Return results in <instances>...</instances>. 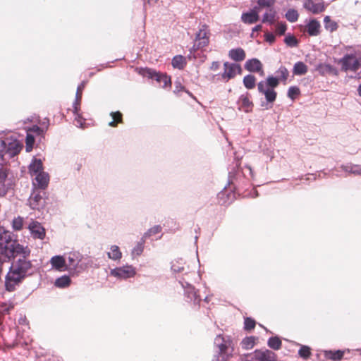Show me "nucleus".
I'll return each mask as SVG.
<instances>
[{"mask_svg":"<svg viewBox=\"0 0 361 361\" xmlns=\"http://www.w3.org/2000/svg\"><path fill=\"white\" fill-rule=\"evenodd\" d=\"M276 32L279 35H283L286 30V25L285 23H279L276 25Z\"/></svg>","mask_w":361,"mask_h":361,"instance_id":"nucleus-51","label":"nucleus"},{"mask_svg":"<svg viewBox=\"0 0 361 361\" xmlns=\"http://www.w3.org/2000/svg\"><path fill=\"white\" fill-rule=\"evenodd\" d=\"M300 94V89L296 86H291L288 90L287 95L291 99H294Z\"/></svg>","mask_w":361,"mask_h":361,"instance_id":"nucleus-43","label":"nucleus"},{"mask_svg":"<svg viewBox=\"0 0 361 361\" xmlns=\"http://www.w3.org/2000/svg\"><path fill=\"white\" fill-rule=\"evenodd\" d=\"M342 71H353L355 73V78L361 79V54H346L339 60Z\"/></svg>","mask_w":361,"mask_h":361,"instance_id":"nucleus-2","label":"nucleus"},{"mask_svg":"<svg viewBox=\"0 0 361 361\" xmlns=\"http://www.w3.org/2000/svg\"><path fill=\"white\" fill-rule=\"evenodd\" d=\"M27 145H28L30 142L32 143L34 142V138L32 136L27 135Z\"/></svg>","mask_w":361,"mask_h":361,"instance_id":"nucleus-60","label":"nucleus"},{"mask_svg":"<svg viewBox=\"0 0 361 361\" xmlns=\"http://www.w3.org/2000/svg\"><path fill=\"white\" fill-rule=\"evenodd\" d=\"M5 140H1L0 139V158L5 159L6 157V146Z\"/></svg>","mask_w":361,"mask_h":361,"instance_id":"nucleus-50","label":"nucleus"},{"mask_svg":"<svg viewBox=\"0 0 361 361\" xmlns=\"http://www.w3.org/2000/svg\"><path fill=\"white\" fill-rule=\"evenodd\" d=\"M245 68L250 72H259L262 69V64L259 60L252 59L246 61Z\"/></svg>","mask_w":361,"mask_h":361,"instance_id":"nucleus-24","label":"nucleus"},{"mask_svg":"<svg viewBox=\"0 0 361 361\" xmlns=\"http://www.w3.org/2000/svg\"><path fill=\"white\" fill-rule=\"evenodd\" d=\"M79 111H75V108L73 107V114L75 115V121L76 122L75 125L78 127L82 128L83 125L85 124V120L82 118L80 114H79Z\"/></svg>","mask_w":361,"mask_h":361,"instance_id":"nucleus-45","label":"nucleus"},{"mask_svg":"<svg viewBox=\"0 0 361 361\" xmlns=\"http://www.w3.org/2000/svg\"><path fill=\"white\" fill-rule=\"evenodd\" d=\"M321 25L316 19H312L307 25V32L310 36H317L320 33Z\"/></svg>","mask_w":361,"mask_h":361,"instance_id":"nucleus-23","label":"nucleus"},{"mask_svg":"<svg viewBox=\"0 0 361 361\" xmlns=\"http://www.w3.org/2000/svg\"><path fill=\"white\" fill-rule=\"evenodd\" d=\"M31 130L32 132H35L37 134H42L44 132V129H42V128L39 127L38 126H33L31 128Z\"/></svg>","mask_w":361,"mask_h":361,"instance_id":"nucleus-56","label":"nucleus"},{"mask_svg":"<svg viewBox=\"0 0 361 361\" xmlns=\"http://www.w3.org/2000/svg\"><path fill=\"white\" fill-rule=\"evenodd\" d=\"M23 220L20 217L16 218L13 220V228L16 231H19L23 228Z\"/></svg>","mask_w":361,"mask_h":361,"instance_id":"nucleus-49","label":"nucleus"},{"mask_svg":"<svg viewBox=\"0 0 361 361\" xmlns=\"http://www.w3.org/2000/svg\"><path fill=\"white\" fill-rule=\"evenodd\" d=\"M179 283L184 290V295L187 298V301L192 302L194 305H199L201 301V298L200 295H197L195 287L187 281L185 278L180 279Z\"/></svg>","mask_w":361,"mask_h":361,"instance_id":"nucleus-8","label":"nucleus"},{"mask_svg":"<svg viewBox=\"0 0 361 361\" xmlns=\"http://www.w3.org/2000/svg\"><path fill=\"white\" fill-rule=\"evenodd\" d=\"M324 356L327 359L332 360L334 361H338L341 360V358L343 356V351L341 350H325L324 351Z\"/></svg>","mask_w":361,"mask_h":361,"instance_id":"nucleus-31","label":"nucleus"},{"mask_svg":"<svg viewBox=\"0 0 361 361\" xmlns=\"http://www.w3.org/2000/svg\"><path fill=\"white\" fill-rule=\"evenodd\" d=\"M29 172L32 176L43 171V164L41 159L34 158L29 165Z\"/></svg>","mask_w":361,"mask_h":361,"instance_id":"nucleus-20","label":"nucleus"},{"mask_svg":"<svg viewBox=\"0 0 361 361\" xmlns=\"http://www.w3.org/2000/svg\"><path fill=\"white\" fill-rule=\"evenodd\" d=\"M28 228L34 238L43 240L45 237V228L41 225L40 223L36 221H32L29 224Z\"/></svg>","mask_w":361,"mask_h":361,"instance_id":"nucleus-16","label":"nucleus"},{"mask_svg":"<svg viewBox=\"0 0 361 361\" xmlns=\"http://www.w3.org/2000/svg\"><path fill=\"white\" fill-rule=\"evenodd\" d=\"M45 192L42 190L32 188V192L28 199L30 207L32 209H40L45 206Z\"/></svg>","mask_w":361,"mask_h":361,"instance_id":"nucleus-7","label":"nucleus"},{"mask_svg":"<svg viewBox=\"0 0 361 361\" xmlns=\"http://www.w3.org/2000/svg\"><path fill=\"white\" fill-rule=\"evenodd\" d=\"M226 195V192L222 191L219 193V198L221 199Z\"/></svg>","mask_w":361,"mask_h":361,"instance_id":"nucleus-62","label":"nucleus"},{"mask_svg":"<svg viewBox=\"0 0 361 361\" xmlns=\"http://www.w3.org/2000/svg\"><path fill=\"white\" fill-rule=\"evenodd\" d=\"M255 321L250 317H247L245 319L244 325L245 329L247 331H250L253 329L255 326Z\"/></svg>","mask_w":361,"mask_h":361,"instance_id":"nucleus-47","label":"nucleus"},{"mask_svg":"<svg viewBox=\"0 0 361 361\" xmlns=\"http://www.w3.org/2000/svg\"><path fill=\"white\" fill-rule=\"evenodd\" d=\"M228 56L233 61L240 62L243 61L245 59L246 54L245 51L242 48L239 47L231 49L228 51Z\"/></svg>","mask_w":361,"mask_h":361,"instance_id":"nucleus-21","label":"nucleus"},{"mask_svg":"<svg viewBox=\"0 0 361 361\" xmlns=\"http://www.w3.org/2000/svg\"><path fill=\"white\" fill-rule=\"evenodd\" d=\"M245 361H258V360L256 359V353L255 351L254 352V354H247L245 355Z\"/></svg>","mask_w":361,"mask_h":361,"instance_id":"nucleus-53","label":"nucleus"},{"mask_svg":"<svg viewBox=\"0 0 361 361\" xmlns=\"http://www.w3.org/2000/svg\"><path fill=\"white\" fill-rule=\"evenodd\" d=\"M220 67V63L219 61H213L211 66H210V69L212 70V71H217Z\"/></svg>","mask_w":361,"mask_h":361,"instance_id":"nucleus-57","label":"nucleus"},{"mask_svg":"<svg viewBox=\"0 0 361 361\" xmlns=\"http://www.w3.org/2000/svg\"><path fill=\"white\" fill-rule=\"evenodd\" d=\"M11 180L8 178V171L5 168H0V197L4 196L11 188Z\"/></svg>","mask_w":361,"mask_h":361,"instance_id":"nucleus-14","label":"nucleus"},{"mask_svg":"<svg viewBox=\"0 0 361 361\" xmlns=\"http://www.w3.org/2000/svg\"><path fill=\"white\" fill-rule=\"evenodd\" d=\"M65 259H66V269L71 272H80L86 267L82 262L83 255L79 252H70L65 255Z\"/></svg>","mask_w":361,"mask_h":361,"instance_id":"nucleus-4","label":"nucleus"},{"mask_svg":"<svg viewBox=\"0 0 361 361\" xmlns=\"http://www.w3.org/2000/svg\"><path fill=\"white\" fill-rule=\"evenodd\" d=\"M185 262L183 259H177L171 262V271L173 273H180L185 270Z\"/></svg>","mask_w":361,"mask_h":361,"instance_id":"nucleus-25","label":"nucleus"},{"mask_svg":"<svg viewBox=\"0 0 361 361\" xmlns=\"http://www.w3.org/2000/svg\"><path fill=\"white\" fill-rule=\"evenodd\" d=\"M6 150V157L11 158L17 155L22 149V145L19 143L17 140H5Z\"/></svg>","mask_w":361,"mask_h":361,"instance_id":"nucleus-15","label":"nucleus"},{"mask_svg":"<svg viewBox=\"0 0 361 361\" xmlns=\"http://www.w3.org/2000/svg\"><path fill=\"white\" fill-rule=\"evenodd\" d=\"M281 341L277 336L269 338L267 342L268 346L275 350H279L281 347Z\"/></svg>","mask_w":361,"mask_h":361,"instance_id":"nucleus-38","label":"nucleus"},{"mask_svg":"<svg viewBox=\"0 0 361 361\" xmlns=\"http://www.w3.org/2000/svg\"><path fill=\"white\" fill-rule=\"evenodd\" d=\"M224 69L221 78L226 81L235 78L237 74H240L242 72L240 65L235 63L225 62Z\"/></svg>","mask_w":361,"mask_h":361,"instance_id":"nucleus-11","label":"nucleus"},{"mask_svg":"<svg viewBox=\"0 0 361 361\" xmlns=\"http://www.w3.org/2000/svg\"><path fill=\"white\" fill-rule=\"evenodd\" d=\"M357 92L358 94L361 97V84L358 86Z\"/></svg>","mask_w":361,"mask_h":361,"instance_id":"nucleus-63","label":"nucleus"},{"mask_svg":"<svg viewBox=\"0 0 361 361\" xmlns=\"http://www.w3.org/2000/svg\"><path fill=\"white\" fill-rule=\"evenodd\" d=\"M107 255L109 259L117 261L121 259L122 252L118 246L114 245L110 247V252L107 253Z\"/></svg>","mask_w":361,"mask_h":361,"instance_id":"nucleus-29","label":"nucleus"},{"mask_svg":"<svg viewBox=\"0 0 361 361\" xmlns=\"http://www.w3.org/2000/svg\"><path fill=\"white\" fill-rule=\"evenodd\" d=\"M71 282V278L67 275H63L56 279L54 286L57 288H65L70 286Z\"/></svg>","mask_w":361,"mask_h":361,"instance_id":"nucleus-30","label":"nucleus"},{"mask_svg":"<svg viewBox=\"0 0 361 361\" xmlns=\"http://www.w3.org/2000/svg\"><path fill=\"white\" fill-rule=\"evenodd\" d=\"M248 96V93H247L246 94H242L239 97L238 101V103L239 104V109H243L245 112H249L250 111H251L253 106V104L250 100Z\"/></svg>","mask_w":361,"mask_h":361,"instance_id":"nucleus-22","label":"nucleus"},{"mask_svg":"<svg viewBox=\"0 0 361 361\" xmlns=\"http://www.w3.org/2000/svg\"><path fill=\"white\" fill-rule=\"evenodd\" d=\"M261 29H262V25H257L252 28V32H258V31L261 30ZM252 36H253V33H252Z\"/></svg>","mask_w":361,"mask_h":361,"instance_id":"nucleus-61","label":"nucleus"},{"mask_svg":"<svg viewBox=\"0 0 361 361\" xmlns=\"http://www.w3.org/2000/svg\"><path fill=\"white\" fill-rule=\"evenodd\" d=\"M255 338L254 336L245 337L240 343L242 348L245 350L252 349L255 343Z\"/></svg>","mask_w":361,"mask_h":361,"instance_id":"nucleus-37","label":"nucleus"},{"mask_svg":"<svg viewBox=\"0 0 361 361\" xmlns=\"http://www.w3.org/2000/svg\"><path fill=\"white\" fill-rule=\"evenodd\" d=\"M144 250V245L142 243H138L133 249L132 255H140Z\"/></svg>","mask_w":361,"mask_h":361,"instance_id":"nucleus-48","label":"nucleus"},{"mask_svg":"<svg viewBox=\"0 0 361 361\" xmlns=\"http://www.w3.org/2000/svg\"><path fill=\"white\" fill-rule=\"evenodd\" d=\"M214 345L219 348V353L228 355L233 351V343L230 336L218 335L214 339Z\"/></svg>","mask_w":361,"mask_h":361,"instance_id":"nucleus-6","label":"nucleus"},{"mask_svg":"<svg viewBox=\"0 0 361 361\" xmlns=\"http://www.w3.org/2000/svg\"><path fill=\"white\" fill-rule=\"evenodd\" d=\"M140 73L143 77L155 80L163 88L171 85V78L166 74L156 72L148 68H141Z\"/></svg>","mask_w":361,"mask_h":361,"instance_id":"nucleus-5","label":"nucleus"},{"mask_svg":"<svg viewBox=\"0 0 361 361\" xmlns=\"http://www.w3.org/2000/svg\"><path fill=\"white\" fill-rule=\"evenodd\" d=\"M30 250L13 240L9 231L0 230V272L4 262L13 260L6 274L5 287L8 291H13L22 282L31 269L32 264L27 257Z\"/></svg>","mask_w":361,"mask_h":361,"instance_id":"nucleus-1","label":"nucleus"},{"mask_svg":"<svg viewBox=\"0 0 361 361\" xmlns=\"http://www.w3.org/2000/svg\"><path fill=\"white\" fill-rule=\"evenodd\" d=\"M113 118V121L109 123V126L111 127H116L118 123L122 122V114L120 111L111 112L110 114Z\"/></svg>","mask_w":361,"mask_h":361,"instance_id":"nucleus-39","label":"nucleus"},{"mask_svg":"<svg viewBox=\"0 0 361 361\" xmlns=\"http://www.w3.org/2000/svg\"><path fill=\"white\" fill-rule=\"evenodd\" d=\"M32 180V188L44 190L49 182V176L47 172H41L35 175Z\"/></svg>","mask_w":361,"mask_h":361,"instance_id":"nucleus-13","label":"nucleus"},{"mask_svg":"<svg viewBox=\"0 0 361 361\" xmlns=\"http://www.w3.org/2000/svg\"><path fill=\"white\" fill-rule=\"evenodd\" d=\"M51 267L59 271H65L66 269V259L65 255H55L50 259Z\"/></svg>","mask_w":361,"mask_h":361,"instance_id":"nucleus-17","label":"nucleus"},{"mask_svg":"<svg viewBox=\"0 0 361 361\" xmlns=\"http://www.w3.org/2000/svg\"><path fill=\"white\" fill-rule=\"evenodd\" d=\"M298 354L304 359L309 358L311 355L310 348L307 345H302L298 350Z\"/></svg>","mask_w":361,"mask_h":361,"instance_id":"nucleus-42","label":"nucleus"},{"mask_svg":"<svg viewBox=\"0 0 361 361\" xmlns=\"http://www.w3.org/2000/svg\"><path fill=\"white\" fill-rule=\"evenodd\" d=\"M276 78H279V81L283 82L284 83L287 80L289 76V72L285 66H280L276 71Z\"/></svg>","mask_w":361,"mask_h":361,"instance_id":"nucleus-34","label":"nucleus"},{"mask_svg":"<svg viewBox=\"0 0 361 361\" xmlns=\"http://www.w3.org/2000/svg\"><path fill=\"white\" fill-rule=\"evenodd\" d=\"M186 64L185 58L181 55L175 56L172 59V66L179 70L183 69Z\"/></svg>","mask_w":361,"mask_h":361,"instance_id":"nucleus-32","label":"nucleus"},{"mask_svg":"<svg viewBox=\"0 0 361 361\" xmlns=\"http://www.w3.org/2000/svg\"><path fill=\"white\" fill-rule=\"evenodd\" d=\"M280 81L276 77L269 75L267 77L266 81H264V84H266V87L274 90L279 85Z\"/></svg>","mask_w":361,"mask_h":361,"instance_id":"nucleus-36","label":"nucleus"},{"mask_svg":"<svg viewBox=\"0 0 361 361\" xmlns=\"http://www.w3.org/2000/svg\"><path fill=\"white\" fill-rule=\"evenodd\" d=\"M353 165L354 164H347V165H343L341 166V168L343 169V170L345 172H348L349 173H352L353 174Z\"/></svg>","mask_w":361,"mask_h":361,"instance_id":"nucleus-54","label":"nucleus"},{"mask_svg":"<svg viewBox=\"0 0 361 361\" xmlns=\"http://www.w3.org/2000/svg\"><path fill=\"white\" fill-rule=\"evenodd\" d=\"M284 42L290 47H294L298 45V40L293 35H288L284 39Z\"/></svg>","mask_w":361,"mask_h":361,"instance_id":"nucleus-46","label":"nucleus"},{"mask_svg":"<svg viewBox=\"0 0 361 361\" xmlns=\"http://www.w3.org/2000/svg\"><path fill=\"white\" fill-rule=\"evenodd\" d=\"M353 174L356 175V176L361 175V165H357V164L353 165Z\"/></svg>","mask_w":361,"mask_h":361,"instance_id":"nucleus-55","label":"nucleus"},{"mask_svg":"<svg viewBox=\"0 0 361 361\" xmlns=\"http://www.w3.org/2000/svg\"><path fill=\"white\" fill-rule=\"evenodd\" d=\"M276 16V11L273 8H270L268 11L263 15L262 23H269L272 25L275 22V18Z\"/></svg>","mask_w":361,"mask_h":361,"instance_id":"nucleus-28","label":"nucleus"},{"mask_svg":"<svg viewBox=\"0 0 361 361\" xmlns=\"http://www.w3.org/2000/svg\"><path fill=\"white\" fill-rule=\"evenodd\" d=\"M176 87H175V90H174V92H179L181 89H183L184 87L183 86H181V84L180 82H176Z\"/></svg>","mask_w":361,"mask_h":361,"instance_id":"nucleus-58","label":"nucleus"},{"mask_svg":"<svg viewBox=\"0 0 361 361\" xmlns=\"http://www.w3.org/2000/svg\"><path fill=\"white\" fill-rule=\"evenodd\" d=\"M307 66L302 61L296 62L293 68V73L294 75H302L307 73Z\"/></svg>","mask_w":361,"mask_h":361,"instance_id":"nucleus-26","label":"nucleus"},{"mask_svg":"<svg viewBox=\"0 0 361 361\" xmlns=\"http://www.w3.org/2000/svg\"><path fill=\"white\" fill-rule=\"evenodd\" d=\"M210 32L207 25H202L195 34V42L190 49L189 57L196 51L207 47L209 44Z\"/></svg>","mask_w":361,"mask_h":361,"instance_id":"nucleus-3","label":"nucleus"},{"mask_svg":"<svg viewBox=\"0 0 361 361\" xmlns=\"http://www.w3.org/2000/svg\"><path fill=\"white\" fill-rule=\"evenodd\" d=\"M303 7L313 14L320 13L326 9V6L322 0H317V1L314 0H305Z\"/></svg>","mask_w":361,"mask_h":361,"instance_id":"nucleus-12","label":"nucleus"},{"mask_svg":"<svg viewBox=\"0 0 361 361\" xmlns=\"http://www.w3.org/2000/svg\"><path fill=\"white\" fill-rule=\"evenodd\" d=\"M85 86V82H82L77 88V92L75 94V100L73 102V107L75 108V111H78L80 109V101L82 98V91Z\"/></svg>","mask_w":361,"mask_h":361,"instance_id":"nucleus-27","label":"nucleus"},{"mask_svg":"<svg viewBox=\"0 0 361 361\" xmlns=\"http://www.w3.org/2000/svg\"><path fill=\"white\" fill-rule=\"evenodd\" d=\"M276 0H257V4L259 8H273Z\"/></svg>","mask_w":361,"mask_h":361,"instance_id":"nucleus-41","label":"nucleus"},{"mask_svg":"<svg viewBox=\"0 0 361 361\" xmlns=\"http://www.w3.org/2000/svg\"><path fill=\"white\" fill-rule=\"evenodd\" d=\"M136 274V269L132 265H125L111 269L110 275L118 279H127Z\"/></svg>","mask_w":361,"mask_h":361,"instance_id":"nucleus-10","label":"nucleus"},{"mask_svg":"<svg viewBox=\"0 0 361 361\" xmlns=\"http://www.w3.org/2000/svg\"><path fill=\"white\" fill-rule=\"evenodd\" d=\"M258 196V192L257 190H254L253 192V197H257Z\"/></svg>","mask_w":361,"mask_h":361,"instance_id":"nucleus-64","label":"nucleus"},{"mask_svg":"<svg viewBox=\"0 0 361 361\" xmlns=\"http://www.w3.org/2000/svg\"><path fill=\"white\" fill-rule=\"evenodd\" d=\"M285 16L289 22L294 23L298 20L299 14L295 9H288Z\"/></svg>","mask_w":361,"mask_h":361,"instance_id":"nucleus-40","label":"nucleus"},{"mask_svg":"<svg viewBox=\"0 0 361 361\" xmlns=\"http://www.w3.org/2000/svg\"><path fill=\"white\" fill-rule=\"evenodd\" d=\"M324 27L326 30L332 32L337 30L338 24L336 22L332 20L330 16H326L324 18Z\"/></svg>","mask_w":361,"mask_h":361,"instance_id":"nucleus-33","label":"nucleus"},{"mask_svg":"<svg viewBox=\"0 0 361 361\" xmlns=\"http://www.w3.org/2000/svg\"><path fill=\"white\" fill-rule=\"evenodd\" d=\"M243 82L247 89L252 90L255 87L256 78L252 75H247L243 78Z\"/></svg>","mask_w":361,"mask_h":361,"instance_id":"nucleus-35","label":"nucleus"},{"mask_svg":"<svg viewBox=\"0 0 361 361\" xmlns=\"http://www.w3.org/2000/svg\"><path fill=\"white\" fill-rule=\"evenodd\" d=\"M49 121L48 118H44V120L42 122V125L45 127V130H47L48 129Z\"/></svg>","mask_w":361,"mask_h":361,"instance_id":"nucleus-59","label":"nucleus"},{"mask_svg":"<svg viewBox=\"0 0 361 361\" xmlns=\"http://www.w3.org/2000/svg\"><path fill=\"white\" fill-rule=\"evenodd\" d=\"M257 8L251 10L249 12L243 13L241 16V20L243 23L247 24H252L259 20V15L257 12L255 11Z\"/></svg>","mask_w":361,"mask_h":361,"instance_id":"nucleus-19","label":"nucleus"},{"mask_svg":"<svg viewBox=\"0 0 361 361\" xmlns=\"http://www.w3.org/2000/svg\"><path fill=\"white\" fill-rule=\"evenodd\" d=\"M265 40L269 44H272L275 41V36L271 32H267L265 34Z\"/></svg>","mask_w":361,"mask_h":361,"instance_id":"nucleus-52","label":"nucleus"},{"mask_svg":"<svg viewBox=\"0 0 361 361\" xmlns=\"http://www.w3.org/2000/svg\"><path fill=\"white\" fill-rule=\"evenodd\" d=\"M255 353L258 361H276V354L269 350H256Z\"/></svg>","mask_w":361,"mask_h":361,"instance_id":"nucleus-18","label":"nucleus"},{"mask_svg":"<svg viewBox=\"0 0 361 361\" xmlns=\"http://www.w3.org/2000/svg\"><path fill=\"white\" fill-rule=\"evenodd\" d=\"M161 231V226L160 225H156L149 228L145 234L144 237L147 238L151 235L157 234Z\"/></svg>","mask_w":361,"mask_h":361,"instance_id":"nucleus-44","label":"nucleus"},{"mask_svg":"<svg viewBox=\"0 0 361 361\" xmlns=\"http://www.w3.org/2000/svg\"><path fill=\"white\" fill-rule=\"evenodd\" d=\"M258 92L264 95L266 99V105L264 102L262 103V106H265L266 109L271 108V104L276 101L277 93L274 90L266 87V84L264 81H260L257 84Z\"/></svg>","mask_w":361,"mask_h":361,"instance_id":"nucleus-9","label":"nucleus"}]
</instances>
